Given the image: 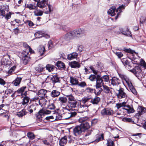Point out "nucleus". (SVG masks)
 I'll return each instance as SVG.
<instances>
[{"label": "nucleus", "instance_id": "obj_1", "mask_svg": "<svg viewBox=\"0 0 146 146\" xmlns=\"http://www.w3.org/2000/svg\"><path fill=\"white\" fill-rule=\"evenodd\" d=\"M125 7V6L124 5H122L119 6V7L116 10H115L116 8L115 7H112L109 9L108 13L111 16H113L115 14V12L117 13L119 11V12L117 13V16L115 17V19H117L119 15H120V13L122 12V10L124 9Z\"/></svg>", "mask_w": 146, "mask_h": 146}, {"label": "nucleus", "instance_id": "obj_2", "mask_svg": "<svg viewBox=\"0 0 146 146\" xmlns=\"http://www.w3.org/2000/svg\"><path fill=\"white\" fill-rule=\"evenodd\" d=\"M100 101V98L96 96L93 98L91 96H87L84 98V99L83 100V102L84 103H85L86 102H88L90 104L91 103H92L94 105H97L98 104Z\"/></svg>", "mask_w": 146, "mask_h": 146}, {"label": "nucleus", "instance_id": "obj_3", "mask_svg": "<svg viewBox=\"0 0 146 146\" xmlns=\"http://www.w3.org/2000/svg\"><path fill=\"white\" fill-rule=\"evenodd\" d=\"M126 102H123L117 104L116 107L117 109H119L121 107H124L125 108H123L127 111L128 113H132L134 112V110L133 108L129 105H126Z\"/></svg>", "mask_w": 146, "mask_h": 146}, {"label": "nucleus", "instance_id": "obj_4", "mask_svg": "<svg viewBox=\"0 0 146 146\" xmlns=\"http://www.w3.org/2000/svg\"><path fill=\"white\" fill-rule=\"evenodd\" d=\"M84 98L82 99V102L84 104L82 105L81 103L80 104L77 105L78 108L75 109V110L76 111H79L80 112H83L86 111L87 108L91 105L89 104L88 102H86L85 103H84L83 102V100H84Z\"/></svg>", "mask_w": 146, "mask_h": 146}, {"label": "nucleus", "instance_id": "obj_5", "mask_svg": "<svg viewBox=\"0 0 146 146\" xmlns=\"http://www.w3.org/2000/svg\"><path fill=\"white\" fill-rule=\"evenodd\" d=\"M24 46L27 48L22 52L21 53L22 58L29 56V53L30 52L31 53H33L34 52V51L27 44H25Z\"/></svg>", "mask_w": 146, "mask_h": 146}, {"label": "nucleus", "instance_id": "obj_6", "mask_svg": "<svg viewBox=\"0 0 146 146\" xmlns=\"http://www.w3.org/2000/svg\"><path fill=\"white\" fill-rule=\"evenodd\" d=\"M74 37H82L86 35V31L84 29H79L73 31Z\"/></svg>", "mask_w": 146, "mask_h": 146}, {"label": "nucleus", "instance_id": "obj_7", "mask_svg": "<svg viewBox=\"0 0 146 146\" xmlns=\"http://www.w3.org/2000/svg\"><path fill=\"white\" fill-rule=\"evenodd\" d=\"M120 83V81L119 78L116 77H113L112 78L111 84L116 88V90H117L118 88H121L119 85Z\"/></svg>", "mask_w": 146, "mask_h": 146}, {"label": "nucleus", "instance_id": "obj_8", "mask_svg": "<svg viewBox=\"0 0 146 146\" xmlns=\"http://www.w3.org/2000/svg\"><path fill=\"white\" fill-rule=\"evenodd\" d=\"M102 115H110L113 114V111L111 108H104L101 112Z\"/></svg>", "mask_w": 146, "mask_h": 146}, {"label": "nucleus", "instance_id": "obj_9", "mask_svg": "<svg viewBox=\"0 0 146 146\" xmlns=\"http://www.w3.org/2000/svg\"><path fill=\"white\" fill-rule=\"evenodd\" d=\"M96 81V87L97 89L101 87L102 86H103V85H104L103 82V80L99 75H97Z\"/></svg>", "mask_w": 146, "mask_h": 146}, {"label": "nucleus", "instance_id": "obj_10", "mask_svg": "<svg viewBox=\"0 0 146 146\" xmlns=\"http://www.w3.org/2000/svg\"><path fill=\"white\" fill-rule=\"evenodd\" d=\"M76 114L75 112H65L62 114L63 119H68L70 117H74Z\"/></svg>", "mask_w": 146, "mask_h": 146}, {"label": "nucleus", "instance_id": "obj_11", "mask_svg": "<svg viewBox=\"0 0 146 146\" xmlns=\"http://www.w3.org/2000/svg\"><path fill=\"white\" fill-rule=\"evenodd\" d=\"M117 90L118 91V93L117 94V96L118 98L121 99L127 97V95L124 92L123 89L122 88H118Z\"/></svg>", "mask_w": 146, "mask_h": 146}, {"label": "nucleus", "instance_id": "obj_12", "mask_svg": "<svg viewBox=\"0 0 146 146\" xmlns=\"http://www.w3.org/2000/svg\"><path fill=\"white\" fill-rule=\"evenodd\" d=\"M84 132L80 126H77L73 129V133L76 136H78Z\"/></svg>", "mask_w": 146, "mask_h": 146}, {"label": "nucleus", "instance_id": "obj_13", "mask_svg": "<svg viewBox=\"0 0 146 146\" xmlns=\"http://www.w3.org/2000/svg\"><path fill=\"white\" fill-rule=\"evenodd\" d=\"M74 37L73 31H71L66 34L63 37V38L66 40H69L74 38Z\"/></svg>", "mask_w": 146, "mask_h": 146}, {"label": "nucleus", "instance_id": "obj_14", "mask_svg": "<svg viewBox=\"0 0 146 146\" xmlns=\"http://www.w3.org/2000/svg\"><path fill=\"white\" fill-rule=\"evenodd\" d=\"M1 64L5 66H9L11 64V61L8 60L7 57L6 56H3L1 58Z\"/></svg>", "mask_w": 146, "mask_h": 146}, {"label": "nucleus", "instance_id": "obj_15", "mask_svg": "<svg viewBox=\"0 0 146 146\" xmlns=\"http://www.w3.org/2000/svg\"><path fill=\"white\" fill-rule=\"evenodd\" d=\"M80 126L84 132L87 131L90 127L89 123L87 121L82 123Z\"/></svg>", "mask_w": 146, "mask_h": 146}, {"label": "nucleus", "instance_id": "obj_16", "mask_svg": "<svg viewBox=\"0 0 146 146\" xmlns=\"http://www.w3.org/2000/svg\"><path fill=\"white\" fill-rule=\"evenodd\" d=\"M47 5V1L46 0H42L37 3V7L42 9L46 7Z\"/></svg>", "mask_w": 146, "mask_h": 146}, {"label": "nucleus", "instance_id": "obj_17", "mask_svg": "<svg viewBox=\"0 0 146 146\" xmlns=\"http://www.w3.org/2000/svg\"><path fill=\"white\" fill-rule=\"evenodd\" d=\"M69 65L72 68H79L81 66L80 64L75 61L70 62Z\"/></svg>", "mask_w": 146, "mask_h": 146}, {"label": "nucleus", "instance_id": "obj_18", "mask_svg": "<svg viewBox=\"0 0 146 146\" xmlns=\"http://www.w3.org/2000/svg\"><path fill=\"white\" fill-rule=\"evenodd\" d=\"M45 51V46L44 45H40L38 47V52L40 56H44Z\"/></svg>", "mask_w": 146, "mask_h": 146}, {"label": "nucleus", "instance_id": "obj_19", "mask_svg": "<svg viewBox=\"0 0 146 146\" xmlns=\"http://www.w3.org/2000/svg\"><path fill=\"white\" fill-rule=\"evenodd\" d=\"M77 102L76 100L71 102H68V106L72 108H74V110H75V109L77 108Z\"/></svg>", "mask_w": 146, "mask_h": 146}, {"label": "nucleus", "instance_id": "obj_20", "mask_svg": "<svg viewBox=\"0 0 146 146\" xmlns=\"http://www.w3.org/2000/svg\"><path fill=\"white\" fill-rule=\"evenodd\" d=\"M67 137L64 136V137L61 138L59 141V145L61 146H64L67 143Z\"/></svg>", "mask_w": 146, "mask_h": 146}, {"label": "nucleus", "instance_id": "obj_21", "mask_svg": "<svg viewBox=\"0 0 146 146\" xmlns=\"http://www.w3.org/2000/svg\"><path fill=\"white\" fill-rule=\"evenodd\" d=\"M37 107V106L36 104H33L28 106L27 110L30 113H32L34 110L35 111L36 110Z\"/></svg>", "mask_w": 146, "mask_h": 146}, {"label": "nucleus", "instance_id": "obj_22", "mask_svg": "<svg viewBox=\"0 0 146 146\" xmlns=\"http://www.w3.org/2000/svg\"><path fill=\"white\" fill-rule=\"evenodd\" d=\"M47 91L45 90L41 89L38 91V96L41 98L44 97H46V94Z\"/></svg>", "mask_w": 146, "mask_h": 146}, {"label": "nucleus", "instance_id": "obj_23", "mask_svg": "<svg viewBox=\"0 0 146 146\" xmlns=\"http://www.w3.org/2000/svg\"><path fill=\"white\" fill-rule=\"evenodd\" d=\"M123 50L125 52H128L131 54L134 58V56H135V55L136 56H137L138 54L136 52L134 51L130 48L127 49L124 48H123Z\"/></svg>", "mask_w": 146, "mask_h": 146}, {"label": "nucleus", "instance_id": "obj_24", "mask_svg": "<svg viewBox=\"0 0 146 146\" xmlns=\"http://www.w3.org/2000/svg\"><path fill=\"white\" fill-rule=\"evenodd\" d=\"M70 82L72 85H78L79 82L77 78L71 76L70 77Z\"/></svg>", "mask_w": 146, "mask_h": 146}, {"label": "nucleus", "instance_id": "obj_25", "mask_svg": "<svg viewBox=\"0 0 146 146\" xmlns=\"http://www.w3.org/2000/svg\"><path fill=\"white\" fill-rule=\"evenodd\" d=\"M120 31L124 35L127 36H131V33L128 30L127 28L124 29H121L120 30Z\"/></svg>", "mask_w": 146, "mask_h": 146}, {"label": "nucleus", "instance_id": "obj_26", "mask_svg": "<svg viewBox=\"0 0 146 146\" xmlns=\"http://www.w3.org/2000/svg\"><path fill=\"white\" fill-rule=\"evenodd\" d=\"M78 54L76 52H73L68 54L67 56L68 59L70 60H71L77 58Z\"/></svg>", "mask_w": 146, "mask_h": 146}, {"label": "nucleus", "instance_id": "obj_27", "mask_svg": "<svg viewBox=\"0 0 146 146\" xmlns=\"http://www.w3.org/2000/svg\"><path fill=\"white\" fill-rule=\"evenodd\" d=\"M60 92L56 90H53L50 93L51 96L53 98L58 96L60 94Z\"/></svg>", "mask_w": 146, "mask_h": 146}, {"label": "nucleus", "instance_id": "obj_28", "mask_svg": "<svg viewBox=\"0 0 146 146\" xmlns=\"http://www.w3.org/2000/svg\"><path fill=\"white\" fill-rule=\"evenodd\" d=\"M51 111L48 110H40L38 113V117L39 116V115H40V116L41 117L43 114H49L51 113Z\"/></svg>", "mask_w": 146, "mask_h": 146}, {"label": "nucleus", "instance_id": "obj_29", "mask_svg": "<svg viewBox=\"0 0 146 146\" xmlns=\"http://www.w3.org/2000/svg\"><path fill=\"white\" fill-rule=\"evenodd\" d=\"M130 71L135 75L141 71L140 68L138 66L135 67L133 70H130Z\"/></svg>", "mask_w": 146, "mask_h": 146}, {"label": "nucleus", "instance_id": "obj_30", "mask_svg": "<svg viewBox=\"0 0 146 146\" xmlns=\"http://www.w3.org/2000/svg\"><path fill=\"white\" fill-rule=\"evenodd\" d=\"M35 10V11L33 12L35 16H41L42 15L43 13V12L40 9H37V8Z\"/></svg>", "mask_w": 146, "mask_h": 146}, {"label": "nucleus", "instance_id": "obj_31", "mask_svg": "<svg viewBox=\"0 0 146 146\" xmlns=\"http://www.w3.org/2000/svg\"><path fill=\"white\" fill-rule=\"evenodd\" d=\"M22 78H17L12 82V84L15 86H17L19 85L21 82V81Z\"/></svg>", "mask_w": 146, "mask_h": 146}, {"label": "nucleus", "instance_id": "obj_32", "mask_svg": "<svg viewBox=\"0 0 146 146\" xmlns=\"http://www.w3.org/2000/svg\"><path fill=\"white\" fill-rule=\"evenodd\" d=\"M45 35V34L42 31H38L36 32L35 34V36L36 38L44 37Z\"/></svg>", "mask_w": 146, "mask_h": 146}, {"label": "nucleus", "instance_id": "obj_33", "mask_svg": "<svg viewBox=\"0 0 146 146\" xmlns=\"http://www.w3.org/2000/svg\"><path fill=\"white\" fill-rule=\"evenodd\" d=\"M62 116V114L61 115L56 111H55L54 113V119L56 120H58L63 119V117Z\"/></svg>", "mask_w": 146, "mask_h": 146}, {"label": "nucleus", "instance_id": "obj_34", "mask_svg": "<svg viewBox=\"0 0 146 146\" xmlns=\"http://www.w3.org/2000/svg\"><path fill=\"white\" fill-rule=\"evenodd\" d=\"M103 90L104 92L106 93L109 94L111 92V88L106 85H103Z\"/></svg>", "mask_w": 146, "mask_h": 146}, {"label": "nucleus", "instance_id": "obj_35", "mask_svg": "<svg viewBox=\"0 0 146 146\" xmlns=\"http://www.w3.org/2000/svg\"><path fill=\"white\" fill-rule=\"evenodd\" d=\"M26 7L29 10H35L37 8V6L33 5L32 4H29L25 5Z\"/></svg>", "mask_w": 146, "mask_h": 146}, {"label": "nucleus", "instance_id": "obj_36", "mask_svg": "<svg viewBox=\"0 0 146 146\" xmlns=\"http://www.w3.org/2000/svg\"><path fill=\"white\" fill-rule=\"evenodd\" d=\"M30 100V98L28 97L25 96L23 99V101L22 102V105L25 106L26 105L29 103Z\"/></svg>", "mask_w": 146, "mask_h": 146}, {"label": "nucleus", "instance_id": "obj_37", "mask_svg": "<svg viewBox=\"0 0 146 146\" xmlns=\"http://www.w3.org/2000/svg\"><path fill=\"white\" fill-rule=\"evenodd\" d=\"M26 113L27 112L25 110L23 109L21 111L17 112V115L18 117H21L25 115Z\"/></svg>", "mask_w": 146, "mask_h": 146}, {"label": "nucleus", "instance_id": "obj_38", "mask_svg": "<svg viewBox=\"0 0 146 146\" xmlns=\"http://www.w3.org/2000/svg\"><path fill=\"white\" fill-rule=\"evenodd\" d=\"M56 66L59 68H65V65L61 61H58L56 63Z\"/></svg>", "mask_w": 146, "mask_h": 146}, {"label": "nucleus", "instance_id": "obj_39", "mask_svg": "<svg viewBox=\"0 0 146 146\" xmlns=\"http://www.w3.org/2000/svg\"><path fill=\"white\" fill-rule=\"evenodd\" d=\"M44 67H42L41 65H39L35 68L36 72V73H40L42 72Z\"/></svg>", "mask_w": 146, "mask_h": 146}, {"label": "nucleus", "instance_id": "obj_40", "mask_svg": "<svg viewBox=\"0 0 146 146\" xmlns=\"http://www.w3.org/2000/svg\"><path fill=\"white\" fill-rule=\"evenodd\" d=\"M145 108L143 107H139L138 109L139 115H141L144 113L145 111Z\"/></svg>", "mask_w": 146, "mask_h": 146}, {"label": "nucleus", "instance_id": "obj_41", "mask_svg": "<svg viewBox=\"0 0 146 146\" xmlns=\"http://www.w3.org/2000/svg\"><path fill=\"white\" fill-rule=\"evenodd\" d=\"M46 69L48 70L49 72H51L53 71L54 69V66L51 64H48L46 65Z\"/></svg>", "mask_w": 146, "mask_h": 146}, {"label": "nucleus", "instance_id": "obj_42", "mask_svg": "<svg viewBox=\"0 0 146 146\" xmlns=\"http://www.w3.org/2000/svg\"><path fill=\"white\" fill-rule=\"evenodd\" d=\"M26 88V87L25 86L21 87L20 88H19L17 91H15V93L17 94H22L23 92Z\"/></svg>", "mask_w": 146, "mask_h": 146}, {"label": "nucleus", "instance_id": "obj_43", "mask_svg": "<svg viewBox=\"0 0 146 146\" xmlns=\"http://www.w3.org/2000/svg\"><path fill=\"white\" fill-rule=\"evenodd\" d=\"M48 109L52 110V111L54 112V110L55 108V106L54 104L53 103H50L47 106Z\"/></svg>", "mask_w": 146, "mask_h": 146}, {"label": "nucleus", "instance_id": "obj_44", "mask_svg": "<svg viewBox=\"0 0 146 146\" xmlns=\"http://www.w3.org/2000/svg\"><path fill=\"white\" fill-rule=\"evenodd\" d=\"M66 96L68 99V102H71L76 100L74 96L71 94L66 95Z\"/></svg>", "mask_w": 146, "mask_h": 146}, {"label": "nucleus", "instance_id": "obj_45", "mask_svg": "<svg viewBox=\"0 0 146 146\" xmlns=\"http://www.w3.org/2000/svg\"><path fill=\"white\" fill-rule=\"evenodd\" d=\"M136 76L137 78L138 79L140 80H142V79L143 77H144V76L143 75L142 72L141 71L140 72L137 73L135 75Z\"/></svg>", "mask_w": 146, "mask_h": 146}, {"label": "nucleus", "instance_id": "obj_46", "mask_svg": "<svg viewBox=\"0 0 146 146\" xmlns=\"http://www.w3.org/2000/svg\"><path fill=\"white\" fill-rule=\"evenodd\" d=\"M136 76L137 78L138 79L140 80H142V79L143 77H144V76L143 75L142 72L141 71L140 72L137 73L135 75Z\"/></svg>", "mask_w": 146, "mask_h": 146}, {"label": "nucleus", "instance_id": "obj_47", "mask_svg": "<svg viewBox=\"0 0 146 146\" xmlns=\"http://www.w3.org/2000/svg\"><path fill=\"white\" fill-rule=\"evenodd\" d=\"M30 56H27V57L22 58L23 63L25 65L27 64L28 62L30 60Z\"/></svg>", "mask_w": 146, "mask_h": 146}, {"label": "nucleus", "instance_id": "obj_48", "mask_svg": "<svg viewBox=\"0 0 146 146\" xmlns=\"http://www.w3.org/2000/svg\"><path fill=\"white\" fill-rule=\"evenodd\" d=\"M59 100L62 103H65L67 101V98L64 97H60L59 98Z\"/></svg>", "mask_w": 146, "mask_h": 146}, {"label": "nucleus", "instance_id": "obj_49", "mask_svg": "<svg viewBox=\"0 0 146 146\" xmlns=\"http://www.w3.org/2000/svg\"><path fill=\"white\" fill-rule=\"evenodd\" d=\"M52 81L54 83L58 82L59 80V78L56 75H54L51 78Z\"/></svg>", "mask_w": 146, "mask_h": 146}, {"label": "nucleus", "instance_id": "obj_50", "mask_svg": "<svg viewBox=\"0 0 146 146\" xmlns=\"http://www.w3.org/2000/svg\"><path fill=\"white\" fill-rule=\"evenodd\" d=\"M122 63L125 66L130 67V63L127 60H123L121 61Z\"/></svg>", "mask_w": 146, "mask_h": 146}, {"label": "nucleus", "instance_id": "obj_51", "mask_svg": "<svg viewBox=\"0 0 146 146\" xmlns=\"http://www.w3.org/2000/svg\"><path fill=\"white\" fill-rule=\"evenodd\" d=\"M104 138L103 135V134L98 135L97 136V139L95 140L96 142H98L101 140L103 139Z\"/></svg>", "mask_w": 146, "mask_h": 146}, {"label": "nucleus", "instance_id": "obj_52", "mask_svg": "<svg viewBox=\"0 0 146 146\" xmlns=\"http://www.w3.org/2000/svg\"><path fill=\"white\" fill-rule=\"evenodd\" d=\"M107 144V146H114L113 141L110 139L108 140Z\"/></svg>", "mask_w": 146, "mask_h": 146}, {"label": "nucleus", "instance_id": "obj_53", "mask_svg": "<svg viewBox=\"0 0 146 146\" xmlns=\"http://www.w3.org/2000/svg\"><path fill=\"white\" fill-rule=\"evenodd\" d=\"M28 137L31 140L34 139L35 137L33 133L31 132L28 133L27 134Z\"/></svg>", "mask_w": 146, "mask_h": 146}, {"label": "nucleus", "instance_id": "obj_54", "mask_svg": "<svg viewBox=\"0 0 146 146\" xmlns=\"http://www.w3.org/2000/svg\"><path fill=\"white\" fill-rule=\"evenodd\" d=\"M96 76L93 74H91L88 78L90 80L92 81H95V79L96 80Z\"/></svg>", "mask_w": 146, "mask_h": 146}, {"label": "nucleus", "instance_id": "obj_55", "mask_svg": "<svg viewBox=\"0 0 146 146\" xmlns=\"http://www.w3.org/2000/svg\"><path fill=\"white\" fill-rule=\"evenodd\" d=\"M101 77L102 80H104L105 82H108L109 80V77L107 75H104Z\"/></svg>", "mask_w": 146, "mask_h": 146}, {"label": "nucleus", "instance_id": "obj_56", "mask_svg": "<svg viewBox=\"0 0 146 146\" xmlns=\"http://www.w3.org/2000/svg\"><path fill=\"white\" fill-rule=\"evenodd\" d=\"M48 7V12L49 13H50L53 11V8L52 6L49 4H48L47 5ZM46 14L48 13V11H47V12L45 13Z\"/></svg>", "mask_w": 146, "mask_h": 146}, {"label": "nucleus", "instance_id": "obj_57", "mask_svg": "<svg viewBox=\"0 0 146 146\" xmlns=\"http://www.w3.org/2000/svg\"><path fill=\"white\" fill-rule=\"evenodd\" d=\"M78 85L82 87H84L86 86V83L84 82H83L80 83L78 82Z\"/></svg>", "mask_w": 146, "mask_h": 146}, {"label": "nucleus", "instance_id": "obj_58", "mask_svg": "<svg viewBox=\"0 0 146 146\" xmlns=\"http://www.w3.org/2000/svg\"><path fill=\"white\" fill-rule=\"evenodd\" d=\"M114 53L119 58H120L123 56L122 53L120 52H114Z\"/></svg>", "mask_w": 146, "mask_h": 146}, {"label": "nucleus", "instance_id": "obj_59", "mask_svg": "<svg viewBox=\"0 0 146 146\" xmlns=\"http://www.w3.org/2000/svg\"><path fill=\"white\" fill-rule=\"evenodd\" d=\"M123 120L125 122H132L133 123L134 122V121H132V119L130 118L125 117L123 119Z\"/></svg>", "mask_w": 146, "mask_h": 146}, {"label": "nucleus", "instance_id": "obj_60", "mask_svg": "<svg viewBox=\"0 0 146 146\" xmlns=\"http://www.w3.org/2000/svg\"><path fill=\"white\" fill-rule=\"evenodd\" d=\"M11 12H9L8 13H7L6 15H5V18L7 20L10 18L11 17Z\"/></svg>", "mask_w": 146, "mask_h": 146}, {"label": "nucleus", "instance_id": "obj_61", "mask_svg": "<svg viewBox=\"0 0 146 146\" xmlns=\"http://www.w3.org/2000/svg\"><path fill=\"white\" fill-rule=\"evenodd\" d=\"M89 68H90L91 71H92L94 74H97L98 71L95 70L92 66H89Z\"/></svg>", "mask_w": 146, "mask_h": 146}, {"label": "nucleus", "instance_id": "obj_62", "mask_svg": "<svg viewBox=\"0 0 146 146\" xmlns=\"http://www.w3.org/2000/svg\"><path fill=\"white\" fill-rule=\"evenodd\" d=\"M128 85L129 89H130L131 88H133V86L132 85V83L131 82V81L129 80L126 83Z\"/></svg>", "mask_w": 146, "mask_h": 146}, {"label": "nucleus", "instance_id": "obj_63", "mask_svg": "<svg viewBox=\"0 0 146 146\" xmlns=\"http://www.w3.org/2000/svg\"><path fill=\"white\" fill-rule=\"evenodd\" d=\"M88 119L87 117H83L80 118L79 119V121L80 122L82 123L86 122V120Z\"/></svg>", "mask_w": 146, "mask_h": 146}, {"label": "nucleus", "instance_id": "obj_64", "mask_svg": "<svg viewBox=\"0 0 146 146\" xmlns=\"http://www.w3.org/2000/svg\"><path fill=\"white\" fill-rule=\"evenodd\" d=\"M0 14L1 15L3 16L4 17H5V11L4 9H0Z\"/></svg>", "mask_w": 146, "mask_h": 146}]
</instances>
